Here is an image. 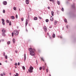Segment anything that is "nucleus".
<instances>
[{
    "mask_svg": "<svg viewBox=\"0 0 76 76\" xmlns=\"http://www.w3.org/2000/svg\"><path fill=\"white\" fill-rule=\"evenodd\" d=\"M54 12L53 11H52L51 12V15H52L53 16H54L53 14H54Z\"/></svg>",
    "mask_w": 76,
    "mask_h": 76,
    "instance_id": "nucleus-13",
    "label": "nucleus"
},
{
    "mask_svg": "<svg viewBox=\"0 0 76 76\" xmlns=\"http://www.w3.org/2000/svg\"><path fill=\"white\" fill-rule=\"evenodd\" d=\"M57 3L59 5L60 4V2L58 1H57Z\"/></svg>",
    "mask_w": 76,
    "mask_h": 76,
    "instance_id": "nucleus-22",
    "label": "nucleus"
},
{
    "mask_svg": "<svg viewBox=\"0 0 76 76\" xmlns=\"http://www.w3.org/2000/svg\"><path fill=\"white\" fill-rule=\"evenodd\" d=\"M38 18H37V17H36L35 18H34V20H37Z\"/></svg>",
    "mask_w": 76,
    "mask_h": 76,
    "instance_id": "nucleus-14",
    "label": "nucleus"
},
{
    "mask_svg": "<svg viewBox=\"0 0 76 76\" xmlns=\"http://www.w3.org/2000/svg\"><path fill=\"white\" fill-rule=\"evenodd\" d=\"M15 66H18V64L16 63H15Z\"/></svg>",
    "mask_w": 76,
    "mask_h": 76,
    "instance_id": "nucleus-32",
    "label": "nucleus"
},
{
    "mask_svg": "<svg viewBox=\"0 0 76 76\" xmlns=\"http://www.w3.org/2000/svg\"><path fill=\"white\" fill-rule=\"evenodd\" d=\"M23 20H24V18H21V21H23Z\"/></svg>",
    "mask_w": 76,
    "mask_h": 76,
    "instance_id": "nucleus-23",
    "label": "nucleus"
},
{
    "mask_svg": "<svg viewBox=\"0 0 76 76\" xmlns=\"http://www.w3.org/2000/svg\"><path fill=\"white\" fill-rule=\"evenodd\" d=\"M9 25H10V23H9Z\"/></svg>",
    "mask_w": 76,
    "mask_h": 76,
    "instance_id": "nucleus-62",
    "label": "nucleus"
},
{
    "mask_svg": "<svg viewBox=\"0 0 76 76\" xmlns=\"http://www.w3.org/2000/svg\"><path fill=\"white\" fill-rule=\"evenodd\" d=\"M28 20L27 19H26V23H25V24H26V26H27V25H28Z\"/></svg>",
    "mask_w": 76,
    "mask_h": 76,
    "instance_id": "nucleus-6",
    "label": "nucleus"
},
{
    "mask_svg": "<svg viewBox=\"0 0 76 76\" xmlns=\"http://www.w3.org/2000/svg\"><path fill=\"white\" fill-rule=\"evenodd\" d=\"M53 16H51L50 17V20L51 21H53Z\"/></svg>",
    "mask_w": 76,
    "mask_h": 76,
    "instance_id": "nucleus-9",
    "label": "nucleus"
},
{
    "mask_svg": "<svg viewBox=\"0 0 76 76\" xmlns=\"http://www.w3.org/2000/svg\"><path fill=\"white\" fill-rule=\"evenodd\" d=\"M42 69V67H40L39 70H41Z\"/></svg>",
    "mask_w": 76,
    "mask_h": 76,
    "instance_id": "nucleus-36",
    "label": "nucleus"
},
{
    "mask_svg": "<svg viewBox=\"0 0 76 76\" xmlns=\"http://www.w3.org/2000/svg\"><path fill=\"white\" fill-rule=\"evenodd\" d=\"M2 24L3 25H5V23H4V20L3 19H2Z\"/></svg>",
    "mask_w": 76,
    "mask_h": 76,
    "instance_id": "nucleus-4",
    "label": "nucleus"
},
{
    "mask_svg": "<svg viewBox=\"0 0 76 76\" xmlns=\"http://www.w3.org/2000/svg\"><path fill=\"white\" fill-rule=\"evenodd\" d=\"M3 4H4V5H6V4H7V2L6 1H4L3 2Z\"/></svg>",
    "mask_w": 76,
    "mask_h": 76,
    "instance_id": "nucleus-8",
    "label": "nucleus"
},
{
    "mask_svg": "<svg viewBox=\"0 0 76 76\" xmlns=\"http://www.w3.org/2000/svg\"><path fill=\"white\" fill-rule=\"evenodd\" d=\"M17 28H18V27H17Z\"/></svg>",
    "mask_w": 76,
    "mask_h": 76,
    "instance_id": "nucleus-64",
    "label": "nucleus"
},
{
    "mask_svg": "<svg viewBox=\"0 0 76 76\" xmlns=\"http://www.w3.org/2000/svg\"><path fill=\"white\" fill-rule=\"evenodd\" d=\"M11 18L12 19H14L15 17H14V16H11Z\"/></svg>",
    "mask_w": 76,
    "mask_h": 76,
    "instance_id": "nucleus-11",
    "label": "nucleus"
},
{
    "mask_svg": "<svg viewBox=\"0 0 76 76\" xmlns=\"http://www.w3.org/2000/svg\"><path fill=\"white\" fill-rule=\"evenodd\" d=\"M13 9H14V10L16 11V8L15 7H13Z\"/></svg>",
    "mask_w": 76,
    "mask_h": 76,
    "instance_id": "nucleus-20",
    "label": "nucleus"
},
{
    "mask_svg": "<svg viewBox=\"0 0 76 76\" xmlns=\"http://www.w3.org/2000/svg\"><path fill=\"white\" fill-rule=\"evenodd\" d=\"M6 22H7V23H9V21L8 20H6Z\"/></svg>",
    "mask_w": 76,
    "mask_h": 76,
    "instance_id": "nucleus-25",
    "label": "nucleus"
},
{
    "mask_svg": "<svg viewBox=\"0 0 76 76\" xmlns=\"http://www.w3.org/2000/svg\"><path fill=\"white\" fill-rule=\"evenodd\" d=\"M26 3L27 4H29V0H26Z\"/></svg>",
    "mask_w": 76,
    "mask_h": 76,
    "instance_id": "nucleus-10",
    "label": "nucleus"
},
{
    "mask_svg": "<svg viewBox=\"0 0 76 76\" xmlns=\"http://www.w3.org/2000/svg\"><path fill=\"white\" fill-rule=\"evenodd\" d=\"M2 64H1V63L0 62V65H1Z\"/></svg>",
    "mask_w": 76,
    "mask_h": 76,
    "instance_id": "nucleus-51",
    "label": "nucleus"
},
{
    "mask_svg": "<svg viewBox=\"0 0 76 76\" xmlns=\"http://www.w3.org/2000/svg\"><path fill=\"white\" fill-rule=\"evenodd\" d=\"M7 43L8 44H10V42H8Z\"/></svg>",
    "mask_w": 76,
    "mask_h": 76,
    "instance_id": "nucleus-35",
    "label": "nucleus"
},
{
    "mask_svg": "<svg viewBox=\"0 0 76 76\" xmlns=\"http://www.w3.org/2000/svg\"><path fill=\"white\" fill-rule=\"evenodd\" d=\"M22 68L23 69V70H25V66H22Z\"/></svg>",
    "mask_w": 76,
    "mask_h": 76,
    "instance_id": "nucleus-21",
    "label": "nucleus"
},
{
    "mask_svg": "<svg viewBox=\"0 0 76 76\" xmlns=\"http://www.w3.org/2000/svg\"><path fill=\"white\" fill-rule=\"evenodd\" d=\"M12 41L13 43H15V39H13Z\"/></svg>",
    "mask_w": 76,
    "mask_h": 76,
    "instance_id": "nucleus-15",
    "label": "nucleus"
},
{
    "mask_svg": "<svg viewBox=\"0 0 76 76\" xmlns=\"http://www.w3.org/2000/svg\"><path fill=\"white\" fill-rule=\"evenodd\" d=\"M15 68H17V67H16V66H15Z\"/></svg>",
    "mask_w": 76,
    "mask_h": 76,
    "instance_id": "nucleus-55",
    "label": "nucleus"
},
{
    "mask_svg": "<svg viewBox=\"0 0 76 76\" xmlns=\"http://www.w3.org/2000/svg\"><path fill=\"white\" fill-rule=\"evenodd\" d=\"M46 71H47V73H48V69H46Z\"/></svg>",
    "mask_w": 76,
    "mask_h": 76,
    "instance_id": "nucleus-38",
    "label": "nucleus"
},
{
    "mask_svg": "<svg viewBox=\"0 0 76 76\" xmlns=\"http://www.w3.org/2000/svg\"><path fill=\"white\" fill-rule=\"evenodd\" d=\"M11 75V73H10V75Z\"/></svg>",
    "mask_w": 76,
    "mask_h": 76,
    "instance_id": "nucleus-61",
    "label": "nucleus"
},
{
    "mask_svg": "<svg viewBox=\"0 0 76 76\" xmlns=\"http://www.w3.org/2000/svg\"><path fill=\"white\" fill-rule=\"evenodd\" d=\"M25 60H26V54H24V60L25 61Z\"/></svg>",
    "mask_w": 76,
    "mask_h": 76,
    "instance_id": "nucleus-17",
    "label": "nucleus"
},
{
    "mask_svg": "<svg viewBox=\"0 0 76 76\" xmlns=\"http://www.w3.org/2000/svg\"><path fill=\"white\" fill-rule=\"evenodd\" d=\"M11 25V22H10V26Z\"/></svg>",
    "mask_w": 76,
    "mask_h": 76,
    "instance_id": "nucleus-45",
    "label": "nucleus"
},
{
    "mask_svg": "<svg viewBox=\"0 0 76 76\" xmlns=\"http://www.w3.org/2000/svg\"><path fill=\"white\" fill-rule=\"evenodd\" d=\"M3 36L4 37H5V36H6V34L4 33H3Z\"/></svg>",
    "mask_w": 76,
    "mask_h": 76,
    "instance_id": "nucleus-27",
    "label": "nucleus"
},
{
    "mask_svg": "<svg viewBox=\"0 0 76 76\" xmlns=\"http://www.w3.org/2000/svg\"><path fill=\"white\" fill-rule=\"evenodd\" d=\"M15 76H18V75H15Z\"/></svg>",
    "mask_w": 76,
    "mask_h": 76,
    "instance_id": "nucleus-49",
    "label": "nucleus"
},
{
    "mask_svg": "<svg viewBox=\"0 0 76 76\" xmlns=\"http://www.w3.org/2000/svg\"><path fill=\"white\" fill-rule=\"evenodd\" d=\"M53 38H55V37H56V35H55V34H53Z\"/></svg>",
    "mask_w": 76,
    "mask_h": 76,
    "instance_id": "nucleus-19",
    "label": "nucleus"
},
{
    "mask_svg": "<svg viewBox=\"0 0 76 76\" xmlns=\"http://www.w3.org/2000/svg\"><path fill=\"white\" fill-rule=\"evenodd\" d=\"M28 50L30 51V53L31 56H35V54L34 53V51H35V49H32V48H29L28 49Z\"/></svg>",
    "mask_w": 76,
    "mask_h": 76,
    "instance_id": "nucleus-1",
    "label": "nucleus"
},
{
    "mask_svg": "<svg viewBox=\"0 0 76 76\" xmlns=\"http://www.w3.org/2000/svg\"><path fill=\"white\" fill-rule=\"evenodd\" d=\"M2 32H3V33H4L6 32V30H4V29L3 28L2 30Z\"/></svg>",
    "mask_w": 76,
    "mask_h": 76,
    "instance_id": "nucleus-7",
    "label": "nucleus"
},
{
    "mask_svg": "<svg viewBox=\"0 0 76 76\" xmlns=\"http://www.w3.org/2000/svg\"><path fill=\"white\" fill-rule=\"evenodd\" d=\"M3 75H4V76L5 75V73H4Z\"/></svg>",
    "mask_w": 76,
    "mask_h": 76,
    "instance_id": "nucleus-46",
    "label": "nucleus"
},
{
    "mask_svg": "<svg viewBox=\"0 0 76 76\" xmlns=\"http://www.w3.org/2000/svg\"><path fill=\"white\" fill-rule=\"evenodd\" d=\"M45 66H43V70H45Z\"/></svg>",
    "mask_w": 76,
    "mask_h": 76,
    "instance_id": "nucleus-16",
    "label": "nucleus"
},
{
    "mask_svg": "<svg viewBox=\"0 0 76 76\" xmlns=\"http://www.w3.org/2000/svg\"><path fill=\"white\" fill-rule=\"evenodd\" d=\"M34 69V68L32 67V66H31L29 68V69L28 70V72L29 73H32L33 72V69Z\"/></svg>",
    "mask_w": 76,
    "mask_h": 76,
    "instance_id": "nucleus-2",
    "label": "nucleus"
},
{
    "mask_svg": "<svg viewBox=\"0 0 76 76\" xmlns=\"http://www.w3.org/2000/svg\"><path fill=\"white\" fill-rule=\"evenodd\" d=\"M5 62H6V63H7V61H6Z\"/></svg>",
    "mask_w": 76,
    "mask_h": 76,
    "instance_id": "nucleus-53",
    "label": "nucleus"
},
{
    "mask_svg": "<svg viewBox=\"0 0 76 76\" xmlns=\"http://www.w3.org/2000/svg\"><path fill=\"white\" fill-rule=\"evenodd\" d=\"M41 59L43 60V61H44V59L42 58H41Z\"/></svg>",
    "mask_w": 76,
    "mask_h": 76,
    "instance_id": "nucleus-41",
    "label": "nucleus"
},
{
    "mask_svg": "<svg viewBox=\"0 0 76 76\" xmlns=\"http://www.w3.org/2000/svg\"><path fill=\"white\" fill-rule=\"evenodd\" d=\"M15 52L16 53H18V51L17 50H15Z\"/></svg>",
    "mask_w": 76,
    "mask_h": 76,
    "instance_id": "nucleus-42",
    "label": "nucleus"
},
{
    "mask_svg": "<svg viewBox=\"0 0 76 76\" xmlns=\"http://www.w3.org/2000/svg\"><path fill=\"white\" fill-rule=\"evenodd\" d=\"M64 21L65 22H66V23L67 22V19H66V18H65Z\"/></svg>",
    "mask_w": 76,
    "mask_h": 76,
    "instance_id": "nucleus-18",
    "label": "nucleus"
},
{
    "mask_svg": "<svg viewBox=\"0 0 76 76\" xmlns=\"http://www.w3.org/2000/svg\"><path fill=\"white\" fill-rule=\"evenodd\" d=\"M15 17H16V19H18V15H16Z\"/></svg>",
    "mask_w": 76,
    "mask_h": 76,
    "instance_id": "nucleus-31",
    "label": "nucleus"
},
{
    "mask_svg": "<svg viewBox=\"0 0 76 76\" xmlns=\"http://www.w3.org/2000/svg\"><path fill=\"white\" fill-rule=\"evenodd\" d=\"M60 38H62V37H60Z\"/></svg>",
    "mask_w": 76,
    "mask_h": 76,
    "instance_id": "nucleus-58",
    "label": "nucleus"
},
{
    "mask_svg": "<svg viewBox=\"0 0 76 76\" xmlns=\"http://www.w3.org/2000/svg\"><path fill=\"white\" fill-rule=\"evenodd\" d=\"M19 10L20 11V9H19Z\"/></svg>",
    "mask_w": 76,
    "mask_h": 76,
    "instance_id": "nucleus-54",
    "label": "nucleus"
},
{
    "mask_svg": "<svg viewBox=\"0 0 76 76\" xmlns=\"http://www.w3.org/2000/svg\"><path fill=\"white\" fill-rule=\"evenodd\" d=\"M11 61H12V59H11Z\"/></svg>",
    "mask_w": 76,
    "mask_h": 76,
    "instance_id": "nucleus-59",
    "label": "nucleus"
},
{
    "mask_svg": "<svg viewBox=\"0 0 76 76\" xmlns=\"http://www.w3.org/2000/svg\"><path fill=\"white\" fill-rule=\"evenodd\" d=\"M66 28H68V26H67V25L66 26Z\"/></svg>",
    "mask_w": 76,
    "mask_h": 76,
    "instance_id": "nucleus-48",
    "label": "nucleus"
},
{
    "mask_svg": "<svg viewBox=\"0 0 76 76\" xmlns=\"http://www.w3.org/2000/svg\"><path fill=\"white\" fill-rule=\"evenodd\" d=\"M48 9H50V7H48Z\"/></svg>",
    "mask_w": 76,
    "mask_h": 76,
    "instance_id": "nucleus-43",
    "label": "nucleus"
},
{
    "mask_svg": "<svg viewBox=\"0 0 76 76\" xmlns=\"http://www.w3.org/2000/svg\"><path fill=\"white\" fill-rule=\"evenodd\" d=\"M46 22H48V19H47L46 20Z\"/></svg>",
    "mask_w": 76,
    "mask_h": 76,
    "instance_id": "nucleus-24",
    "label": "nucleus"
},
{
    "mask_svg": "<svg viewBox=\"0 0 76 76\" xmlns=\"http://www.w3.org/2000/svg\"><path fill=\"white\" fill-rule=\"evenodd\" d=\"M16 75H18V73H16Z\"/></svg>",
    "mask_w": 76,
    "mask_h": 76,
    "instance_id": "nucleus-50",
    "label": "nucleus"
},
{
    "mask_svg": "<svg viewBox=\"0 0 76 76\" xmlns=\"http://www.w3.org/2000/svg\"><path fill=\"white\" fill-rule=\"evenodd\" d=\"M54 25H56L57 23V21L56 20H55L54 21Z\"/></svg>",
    "mask_w": 76,
    "mask_h": 76,
    "instance_id": "nucleus-12",
    "label": "nucleus"
},
{
    "mask_svg": "<svg viewBox=\"0 0 76 76\" xmlns=\"http://www.w3.org/2000/svg\"><path fill=\"white\" fill-rule=\"evenodd\" d=\"M44 29L45 31V32H47V27L45 26H44Z\"/></svg>",
    "mask_w": 76,
    "mask_h": 76,
    "instance_id": "nucleus-5",
    "label": "nucleus"
},
{
    "mask_svg": "<svg viewBox=\"0 0 76 76\" xmlns=\"http://www.w3.org/2000/svg\"><path fill=\"white\" fill-rule=\"evenodd\" d=\"M2 41H4V40L2 39Z\"/></svg>",
    "mask_w": 76,
    "mask_h": 76,
    "instance_id": "nucleus-57",
    "label": "nucleus"
},
{
    "mask_svg": "<svg viewBox=\"0 0 76 76\" xmlns=\"http://www.w3.org/2000/svg\"><path fill=\"white\" fill-rule=\"evenodd\" d=\"M18 66H19L20 65V63L19 62H18Z\"/></svg>",
    "mask_w": 76,
    "mask_h": 76,
    "instance_id": "nucleus-37",
    "label": "nucleus"
},
{
    "mask_svg": "<svg viewBox=\"0 0 76 76\" xmlns=\"http://www.w3.org/2000/svg\"><path fill=\"white\" fill-rule=\"evenodd\" d=\"M4 56H5V53H4L3 54Z\"/></svg>",
    "mask_w": 76,
    "mask_h": 76,
    "instance_id": "nucleus-44",
    "label": "nucleus"
},
{
    "mask_svg": "<svg viewBox=\"0 0 76 76\" xmlns=\"http://www.w3.org/2000/svg\"><path fill=\"white\" fill-rule=\"evenodd\" d=\"M0 75L1 76H3V74H0Z\"/></svg>",
    "mask_w": 76,
    "mask_h": 76,
    "instance_id": "nucleus-40",
    "label": "nucleus"
},
{
    "mask_svg": "<svg viewBox=\"0 0 76 76\" xmlns=\"http://www.w3.org/2000/svg\"><path fill=\"white\" fill-rule=\"evenodd\" d=\"M49 76H51V75H49Z\"/></svg>",
    "mask_w": 76,
    "mask_h": 76,
    "instance_id": "nucleus-56",
    "label": "nucleus"
},
{
    "mask_svg": "<svg viewBox=\"0 0 76 76\" xmlns=\"http://www.w3.org/2000/svg\"><path fill=\"white\" fill-rule=\"evenodd\" d=\"M13 35H14L13 32L12 33V37H13Z\"/></svg>",
    "mask_w": 76,
    "mask_h": 76,
    "instance_id": "nucleus-29",
    "label": "nucleus"
},
{
    "mask_svg": "<svg viewBox=\"0 0 76 76\" xmlns=\"http://www.w3.org/2000/svg\"><path fill=\"white\" fill-rule=\"evenodd\" d=\"M49 28H51V26H50V27H49Z\"/></svg>",
    "mask_w": 76,
    "mask_h": 76,
    "instance_id": "nucleus-52",
    "label": "nucleus"
},
{
    "mask_svg": "<svg viewBox=\"0 0 76 76\" xmlns=\"http://www.w3.org/2000/svg\"><path fill=\"white\" fill-rule=\"evenodd\" d=\"M3 12L4 13H5V10H3Z\"/></svg>",
    "mask_w": 76,
    "mask_h": 76,
    "instance_id": "nucleus-28",
    "label": "nucleus"
},
{
    "mask_svg": "<svg viewBox=\"0 0 76 76\" xmlns=\"http://www.w3.org/2000/svg\"><path fill=\"white\" fill-rule=\"evenodd\" d=\"M62 11H63V12H64V9H63V8H62Z\"/></svg>",
    "mask_w": 76,
    "mask_h": 76,
    "instance_id": "nucleus-33",
    "label": "nucleus"
},
{
    "mask_svg": "<svg viewBox=\"0 0 76 76\" xmlns=\"http://www.w3.org/2000/svg\"><path fill=\"white\" fill-rule=\"evenodd\" d=\"M5 58L6 59H7V56H5Z\"/></svg>",
    "mask_w": 76,
    "mask_h": 76,
    "instance_id": "nucleus-26",
    "label": "nucleus"
},
{
    "mask_svg": "<svg viewBox=\"0 0 76 76\" xmlns=\"http://www.w3.org/2000/svg\"><path fill=\"white\" fill-rule=\"evenodd\" d=\"M17 28H18V27H17Z\"/></svg>",
    "mask_w": 76,
    "mask_h": 76,
    "instance_id": "nucleus-63",
    "label": "nucleus"
},
{
    "mask_svg": "<svg viewBox=\"0 0 76 76\" xmlns=\"http://www.w3.org/2000/svg\"><path fill=\"white\" fill-rule=\"evenodd\" d=\"M29 18H30V17H29V16H28V20H29Z\"/></svg>",
    "mask_w": 76,
    "mask_h": 76,
    "instance_id": "nucleus-30",
    "label": "nucleus"
},
{
    "mask_svg": "<svg viewBox=\"0 0 76 76\" xmlns=\"http://www.w3.org/2000/svg\"><path fill=\"white\" fill-rule=\"evenodd\" d=\"M36 62H37V64H38V62H37V60Z\"/></svg>",
    "mask_w": 76,
    "mask_h": 76,
    "instance_id": "nucleus-47",
    "label": "nucleus"
},
{
    "mask_svg": "<svg viewBox=\"0 0 76 76\" xmlns=\"http://www.w3.org/2000/svg\"><path fill=\"white\" fill-rule=\"evenodd\" d=\"M14 33L15 35H18V34H19V32L17 30H15L14 31Z\"/></svg>",
    "mask_w": 76,
    "mask_h": 76,
    "instance_id": "nucleus-3",
    "label": "nucleus"
},
{
    "mask_svg": "<svg viewBox=\"0 0 76 76\" xmlns=\"http://www.w3.org/2000/svg\"><path fill=\"white\" fill-rule=\"evenodd\" d=\"M1 42V40H0V42Z\"/></svg>",
    "mask_w": 76,
    "mask_h": 76,
    "instance_id": "nucleus-60",
    "label": "nucleus"
},
{
    "mask_svg": "<svg viewBox=\"0 0 76 76\" xmlns=\"http://www.w3.org/2000/svg\"><path fill=\"white\" fill-rule=\"evenodd\" d=\"M50 1H54V0H49Z\"/></svg>",
    "mask_w": 76,
    "mask_h": 76,
    "instance_id": "nucleus-39",
    "label": "nucleus"
},
{
    "mask_svg": "<svg viewBox=\"0 0 76 76\" xmlns=\"http://www.w3.org/2000/svg\"><path fill=\"white\" fill-rule=\"evenodd\" d=\"M39 19H42V18H41V17H40V16H39Z\"/></svg>",
    "mask_w": 76,
    "mask_h": 76,
    "instance_id": "nucleus-34",
    "label": "nucleus"
}]
</instances>
